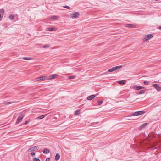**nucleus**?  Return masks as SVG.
Wrapping results in <instances>:
<instances>
[{
  "mask_svg": "<svg viewBox=\"0 0 161 161\" xmlns=\"http://www.w3.org/2000/svg\"><path fill=\"white\" fill-rule=\"evenodd\" d=\"M80 15V13L79 12H75L73 13L71 16V18L73 19L77 18H78Z\"/></svg>",
  "mask_w": 161,
  "mask_h": 161,
  "instance_id": "39448f33",
  "label": "nucleus"
},
{
  "mask_svg": "<svg viewBox=\"0 0 161 161\" xmlns=\"http://www.w3.org/2000/svg\"><path fill=\"white\" fill-rule=\"evenodd\" d=\"M50 160V158H46V161H49V160Z\"/></svg>",
  "mask_w": 161,
  "mask_h": 161,
  "instance_id": "473e14b6",
  "label": "nucleus"
},
{
  "mask_svg": "<svg viewBox=\"0 0 161 161\" xmlns=\"http://www.w3.org/2000/svg\"><path fill=\"white\" fill-rule=\"evenodd\" d=\"M145 93V91L144 90H141L140 91L139 94H144Z\"/></svg>",
  "mask_w": 161,
  "mask_h": 161,
  "instance_id": "5701e85b",
  "label": "nucleus"
},
{
  "mask_svg": "<svg viewBox=\"0 0 161 161\" xmlns=\"http://www.w3.org/2000/svg\"><path fill=\"white\" fill-rule=\"evenodd\" d=\"M45 117L44 115H41L37 117V119H42L44 118Z\"/></svg>",
  "mask_w": 161,
  "mask_h": 161,
  "instance_id": "6ab92c4d",
  "label": "nucleus"
},
{
  "mask_svg": "<svg viewBox=\"0 0 161 161\" xmlns=\"http://www.w3.org/2000/svg\"><path fill=\"white\" fill-rule=\"evenodd\" d=\"M98 95V94H97L96 95V96H97Z\"/></svg>",
  "mask_w": 161,
  "mask_h": 161,
  "instance_id": "e433bc0d",
  "label": "nucleus"
},
{
  "mask_svg": "<svg viewBox=\"0 0 161 161\" xmlns=\"http://www.w3.org/2000/svg\"><path fill=\"white\" fill-rule=\"evenodd\" d=\"M9 18L10 20H13L14 19V16L13 14H10L9 16Z\"/></svg>",
  "mask_w": 161,
  "mask_h": 161,
  "instance_id": "aec40b11",
  "label": "nucleus"
},
{
  "mask_svg": "<svg viewBox=\"0 0 161 161\" xmlns=\"http://www.w3.org/2000/svg\"><path fill=\"white\" fill-rule=\"evenodd\" d=\"M96 96L95 95H92L88 96L86 99L88 100H92L95 98Z\"/></svg>",
  "mask_w": 161,
  "mask_h": 161,
  "instance_id": "9b49d317",
  "label": "nucleus"
},
{
  "mask_svg": "<svg viewBox=\"0 0 161 161\" xmlns=\"http://www.w3.org/2000/svg\"><path fill=\"white\" fill-rule=\"evenodd\" d=\"M133 88L134 89L136 90H139L141 89H144V87L142 86H133Z\"/></svg>",
  "mask_w": 161,
  "mask_h": 161,
  "instance_id": "9d476101",
  "label": "nucleus"
},
{
  "mask_svg": "<svg viewBox=\"0 0 161 161\" xmlns=\"http://www.w3.org/2000/svg\"><path fill=\"white\" fill-rule=\"evenodd\" d=\"M49 45L48 44H46L44 45L43 47L45 48H47L49 47Z\"/></svg>",
  "mask_w": 161,
  "mask_h": 161,
  "instance_id": "a878e982",
  "label": "nucleus"
},
{
  "mask_svg": "<svg viewBox=\"0 0 161 161\" xmlns=\"http://www.w3.org/2000/svg\"><path fill=\"white\" fill-rule=\"evenodd\" d=\"M134 26V25L132 24H127L125 25L126 27L130 28L133 27Z\"/></svg>",
  "mask_w": 161,
  "mask_h": 161,
  "instance_id": "f3484780",
  "label": "nucleus"
},
{
  "mask_svg": "<svg viewBox=\"0 0 161 161\" xmlns=\"http://www.w3.org/2000/svg\"><path fill=\"white\" fill-rule=\"evenodd\" d=\"M42 152L44 154H47L49 153L50 150L48 149L45 148L43 150Z\"/></svg>",
  "mask_w": 161,
  "mask_h": 161,
  "instance_id": "4468645a",
  "label": "nucleus"
},
{
  "mask_svg": "<svg viewBox=\"0 0 161 161\" xmlns=\"http://www.w3.org/2000/svg\"><path fill=\"white\" fill-rule=\"evenodd\" d=\"M50 19L52 20H57L59 19V17L57 16H52L50 17Z\"/></svg>",
  "mask_w": 161,
  "mask_h": 161,
  "instance_id": "ddd939ff",
  "label": "nucleus"
},
{
  "mask_svg": "<svg viewBox=\"0 0 161 161\" xmlns=\"http://www.w3.org/2000/svg\"><path fill=\"white\" fill-rule=\"evenodd\" d=\"M33 161H41L39 158H33Z\"/></svg>",
  "mask_w": 161,
  "mask_h": 161,
  "instance_id": "b1692460",
  "label": "nucleus"
},
{
  "mask_svg": "<svg viewBox=\"0 0 161 161\" xmlns=\"http://www.w3.org/2000/svg\"><path fill=\"white\" fill-rule=\"evenodd\" d=\"M29 121H28V120L26 121H25V123L24 124V125H27L28 123H29Z\"/></svg>",
  "mask_w": 161,
  "mask_h": 161,
  "instance_id": "7c9ffc66",
  "label": "nucleus"
},
{
  "mask_svg": "<svg viewBox=\"0 0 161 161\" xmlns=\"http://www.w3.org/2000/svg\"><path fill=\"white\" fill-rule=\"evenodd\" d=\"M158 29H159L160 30H161V26L159 27Z\"/></svg>",
  "mask_w": 161,
  "mask_h": 161,
  "instance_id": "f704fd0d",
  "label": "nucleus"
},
{
  "mask_svg": "<svg viewBox=\"0 0 161 161\" xmlns=\"http://www.w3.org/2000/svg\"><path fill=\"white\" fill-rule=\"evenodd\" d=\"M60 158V154L59 153H57L55 156V160L58 161L59 160Z\"/></svg>",
  "mask_w": 161,
  "mask_h": 161,
  "instance_id": "f8f14e48",
  "label": "nucleus"
},
{
  "mask_svg": "<svg viewBox=\"0 0 161 161\" xmlns=\"http://www.w3.org/2000/svg\"><path fill=\"white\" fill-rule=\"evenodd\" d=\"M122 67V66L119 65L116 66L114 67H113L110 69H108V72H111L113 71H114L115 70H116L117 69H118Z\"/></svg>",
  "mask_w": 161,
  "mask_h": 161,
  "instance_id": "7ed1b4c3",
  "label": "nucleus"
},
{
  "mask_svg": "<svg viewBox=\"0 0 161 161\" xmlns=\"http://www.w3.org/2000/svg\"><path fill=\"white\" fill-rule=\"evenodd\" d=\"M144 84L146 85H147L148 84V82L147 81H145L144 82Z\"/></svg>",
  "mask_w": 161,
  "mask_h": 161,
  "instance_id": "2f4dec72",
  "label": "nucleus"
},
{
  "mask_svg": "<svg viewBox=\"0 0 161 161\" xmlns=\"http://www.w3.org/2000/svg\"><path fill=\"white\" fill-rule=\"evenodd\" d=\"M76 77V76L75 75L71 76V79H74Z\"/></svg>",
  "mask_w": 161,
  "mask_h": 161,
  "instance_id": "c756f323",
  "label": "nucleus"
},
{
  "mask_svg": "<svg viewBox=\"0 0 161 161\" xmlns=\"http://www.w3.org/2000/svg\"><path fill=\"white\" fill-rule=\"evenodd\" d=\"M48 80V77L47 76H43L36 79L37 81H42Z\"/></svg>",
  "mask_w": 161,
  "mask_h": 161,
  "instance_id": "f257e3e1",
  "label": "nucleus"
},
{
  "mask_svg": "<svg viewBox=\"0 0 161 161\" xmlns=\"http://www.w3.org/2000/svg\"><path fill=\"white\" fill-rule=\"evenodd\" d=\"M80 113V111H79V110H77L75 111L74 114V115H78Z\"/></svg>",
  "mask_w": 161,
  "mask_h": 161,
  "instance_id": "412c9836",
  "label": "nucleus"
},
{
  "mask_svg": "<svg viewBox=\"0 0 161 161\" xmlns=\"http://www.w3.org/2000/svg\"><path fill=\"white\" fill-rule=\"evenodd\" d=\"M47 30L49 31H54L55 30V28L54 27H51L48 28Z\"/></svg>",
  "mask_w": 161,
  "mask_h": 161,
  "instance_id": "a211bd4d",
  "label": "nucleus"
},
{
  "mask_svg": "<svg viewBox=\"0 0 161 161\" xmlns=\"http://www.w3.org/2000/svg\"><path fill=\"white\" fill-rule=\"evenodd\" d=\"M37 148H38V147H37L36 146H33L32 147H30V148H29L27 150V151L28 152H32L33 151H35L37 150Z\"/></svg>",
  "mask_w": 161,
  "mask_h": 161,
  "instance_id": "6e6552de",
  "label": "nucleus"
},
{
  "mask_svg": "<svg viewBox=\"0 0 161 161\" xmlns=\"http://www.w3.org/2000/svg\"><path fill=\"white\" fill-rule=\"evenodd\" d=\"M64 8H66L69 9L70 8V7L69 6H67L66 5H65V6H64Z\"/></svg>",
  "mask_w": 161,
  "mask_h": 161,
  "instance_id": "c85d7f7f",
  "label": "nucleus"
},
{
  "mask_svg": "<svg viewBox=\"0 0 161 161\" xmlns=\"http://www.w3.org/2000/svg\"><path fill=\"white\" fill-rule=\"evenodd\" d=\"M23 59L24 60H30L31 58L27 57H24L23 58Z\"/></svg>",
  "mask_w": 161,
  "mask_h": 161,
  "instance_id": "393cba45",
  "label": "nucleus"
},
{
  "mask_svg": "<svg viewBox=\"0 0 161 161\" xmlns=\"http://www.w3.org/2000/svg\"><path fill=\"white\" fill-rule=\"evenodd\" d=\"M35 155V153L34 152H31V155L32 156H34Z\"/></svg>",
  "mask_w": 161,
  "mask_h": 161,
  "instance_id": "cd10ccee",
  "label": "nucleus"
},
{
  "mask_svg": "<svg viewBox=\"0 0 161 161\" xmlns=\"http://www.w3.org/2000/svg\"><path fill=\"white\" fill-rule=\"evenodd\" d=\"M152 86L154 87L158 91H160L161 90V87L157 84H153Z\"/></svg>",
  "mask_w": 161,
  "mask_h": 161,
  "instance_id": "423d86ee",
  "label": "nucleus"
},
{
  "mask_svg": "<svg viewBox=\"0 0 161 161\" xmlns=\"http://www.w3.org/2000/svg\"><path fill=\"white\" fill-rule=\"evenodd\" d=\"M23 117L24 116L22 115L18 117L17 121L16 122L15 124L17 125L19 124L22 120Z\"/></svg>",
  "mask_w": 161,
  "mask_h": 161,
  "instance_id": "0eeeda50",
  "label": "nucleus"
},
{
  "mask_svg": "<svg viewBox=\"0 0 161 161\" xmlns=\"http://www.w3.org/2000/svg\"><path fill=\"white\" fill-rule=\"evenodd\" d=\"M148 125V123H145L142 125L141 126L139 127L140 130H142L143 129L144 127H146Z\"/></svg>",
  "mask_w": 161,
  "mask_h": 161,
  "instance_id": "2eb2a0df",
  "label": "nucleus"
},
{
  "mask_svg": "<svg viewBox=\"0 0 161 161\" xmlns=\"http://www.w3.org/2000/svg\"><path fill=\"white\" fill-rule=\"evenodd\" d=\"M145 111H136L134 112L132 114V116H139L145 113Z\"/></svg>",
  "mask_w": 161,
  "mask_h": 161,
  "instance_id": "f03ea898",
  "label": "nucleus"
},
{
  "mask_svg": "<svg viewBox=\"0 0 161 161\" xmlns=\"http://www.w3.org/2000/svg\"><path fill=\"white\" fill-rule=\"evenodd\" d=\"M103 102L102 100H99L98 101V105H100L101 104H102Z\"/></svg>",
  "mask_w": 161,
  "mask_h": 161,
  "instance_id": "4be33fe9",
  "label": "nucleus"
},
{
  "mask_svg": "<svg viewBox=\"0 0 161 161\" xmlns=\"http://www.w3.org/2000/svg\"><path fill=\"white\" fill-rule=\"evenodd\" d=\"M58 76V75L57 74H53L50 75L48 77V80H51L56 78Z\"/></svg>",
  "mask_w": 161,
  "mask_h": 161,
  "instance_id": "1a4fd4ad",
  "label": "nucleus"
},
{
  "mask_svg": "<svg viewBox=\"0 0 161 161\" xmlns=\"http://www.w3.org/2000/svg\"><path fill=\"white\" fill-rule=\"evenodd\" d=\"M98 123H99V122H94V123H93L92 124L93 125H95V124H97Z\"/></svg>",
  "mask_w": 161,
  "mask_h": 161,
  "instance_id": "72a5a7b5",
  "label": "nucleus"
},
{
  "mask_svg": "<svg viewBox=\"0 0 161 161\" xmlns=\"http://www.w3.org/2000/svg\"><path fill=\"white\" fill-rule=\"evenodd\" d=\"M153 35L152 34H149L146 36L143 39V40L144 41H147L149 40L151 38L153 37Z\"/></svg>",
  "mask_w": 161,
  "mask_h": 161,
  "instance_id": "20e7f679",
  "label": "nucleus"
},
{
  "mask_svg": "<svg viewBox=\"0 0 161 161\" xmlns=\"http://www.w3.org/2000/svg\"><path fill=\"white\" fill-rule=\"evenodd\" d=\"M125 82H126V81H125V80H120V81H118V82L119 84H122V85L124 84L125 83Z\"/></svg>",
  "mask_w": 161,
  "mask_h": 161,
  "instance_id": "dca6fc26",
  "label": "nucleus"
},
{
  "mask_svg": "<svg viewBox=\"0 0 161 161\" xmlns=\"http://www.w3.org/2000/svg\"><path fill=\"white\" fill-rule=\"evenodd\" d=\"M68 79H70V76H69V77Z\"/></svg>",
  "mask_w": 161,
  "mask_h": 161,
  "instance_id": "c9c22d12",
  "label": "nucleus"
},
{
  "mask_svg": "<svg viewBox=\"0 0 161 161\" xmlns=\"http://www.w3.org/2000/svg\"><path fill=\"white\" fill-rule=\"evenodd\" d=\"M14 102H6L4 103V104H5V105H8V104H11L12 103H13Z\"/></svg>",
  "mask_w": 161,
  "mask_h": 161,
  "instance_id": "bb28decb",
  "label": "nucleus"
}]
</instances>
